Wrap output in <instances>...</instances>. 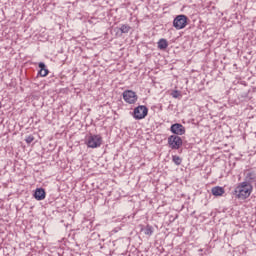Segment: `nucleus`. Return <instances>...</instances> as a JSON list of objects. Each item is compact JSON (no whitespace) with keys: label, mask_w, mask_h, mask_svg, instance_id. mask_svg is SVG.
<instances>
[{"label":"nucleus","mask_w":256,"mask_h":256,"mask_svg":"<svg viewBox=\"0 0 256 256\" xmlns=\"http://www.w3.org/2000/svg\"><path fill=\"white\" fill-rule=\"evenodd\" d=\"M25 141L29 145V144L33 143V141H35V137H33V135H29L25 138Z\"/></svg>","instance_id":"17"},{"label":"nucleus","mask_w":256,"mask_h":256,"mask_svg":"<svg viewBox=\"0 0 256 256\" xmlns=\"http://www.w3.org/2000/svg\"><path fill=\"white\" fill-rule=\"evenodd\" d=\"M211 191H212V195H214V197H221L225 193V188L221 187V186H215L212 188Z\"/></svg>","instance_id":"9"},{"label":"nucleus","mask_w":256,"mask_h":256,"mask_svg":"<svg viewBox=\"0 0 256 256\" xmlns=\"http://www.w3.org/2000/svg\"><path fill=\"white\" fill-rule=\"evenodd\" d=\"M172 161L175 165H181V163H183V159L177 155L172 156Z\"/></svg>","instance_id":"14"},{"label":"nucleus","mask_w":256,"mask_h":256,"mask_svg":"<svg viewBox=\"0 0 256 256\" xmlns=\"http://www.w3.org/2000/svg\"><path fill=\"white\" fill-rule=\"evenodd\" d=\"M255 180H256L255 172H248V173H246L244 183H248V185H251V183H254Z\"/></svg>","instance_id":"11"},{"label":"nucleus","mask_w":256,"mask_h":256,"mask_svg":"<svg viewBox=\"0 0 256 256\" xmlns=\"http://www.w3.org/2000/svg\"><path fill=\"white\" fill-rule=\"evenodd\" d=\"M168 47H169V42H167V39L161 38L158 41V49H160V51H165V49H167Z\"/></svg>","instance_id":"12"},{"label":"nucleus","mask_w":256,"mask_h":256,"mask_svg":"<svg viewBox=\"0 0 256 256\" xmlns=\"http://www.w3.org/2000/svg\"><path fill=\"white\" fill-rule=\"evenodd\" d=\"M119 31L121 33L127 34L131 31V26L127 25V24H122L119 28Z\"/></svg>","instance_id":"13"},{"label":"nucleus","mask_w":256,"mask_h":256,"mask_svg":"<svg viewBox=\"0 0 256 256\" xmlns=\"http://www.w3.org/2000/svg\"><path fill=\"white\" fill-rule=\"evenodd\" d=\"M149 115V108L145 105H140L134 108L133 117L136 121H141V119H145V117Z\"/></svg>","instance_id":"2"},{"label":"nucleus","mask_w":256,"mask_h":256,"mask_svg":"<svg viewBox=\"0 0 256 256\" xmlns=\"http://www.w3.org/2000/svg\"><path fill=\"white\" fill-rule=\"evenodd\" d=\"M168 145L170 149L177 150L183 146V139L177 135H171L168 137Z\"/></svg>","instance_id":"5"},{"label":"nucleus","mask_w":256,"mask_h":256,"mask_svg":"<svg viewBox=\"0 0 256 256\" xmlns=\"http://www.w3.org/2000/svg\"><path fill=\"white\" fill-rule=\"evenodd\" d=\"M253 191V186L249 182H241L234 190V195L237 199L245 200L250 197Z\"/></svg>","instance_id":"1"},{"label":"nucleus","mask_w":256,"mask_h":256,"mask_svg":"<svg viewBox=\"0 0 256 256\" xmlns=\"http://www.w3.org/2000/svg\"><path fill=\"white\" fill-rule=\"evenodd\" d=\"M1 107H2V104H1V102H0V109H1Z\"/></svg>","instance_id":"18"},{"label":"nucleus","mask_w":256,"mask_h":256,"mask_svg":"<svg viewBox=\"0 0 256 256\" xmlns=\"http://www.w3.org/2000/svg\"><path fill=\"white\" fill-rule=\"evenodd\" d=\"M45 197H46L45 189L37 188L35 193H34L35 200L36 201H43V199H45Z\"/></svg>","instance_id":"8"},{"label":"nucleus","mask_w":256,"mask_h":256,"mask_svg":"<svg viewBox=\"0 0 256 256\" xmlns=\"http://www.w3.org/2000/svg\"><path fill=\"white\" fill-rule=\"evenodd\" d=\"M187 16L180 14L176 16L173 20V27L177 29V31L181 29H185L187 27Z\"/></svg>","instance_id":"6"},{"label":"nucleus","mask_w":256,"mask_h":256,"mask_svg":"<svg viewBox=\"0 0 256 256\" xmlns=\"http://www.w3.org/2000/svg\"><path fill=\"white\" fill-rule=\"evenodd\" d=\"M171 96H172L174 99H179V97H181V92L178 91V90H174V91H172Z\"/></svg>","instance_id":"16"},{"label":"nucleus","mask_w":256,"mask_h":256,"mask_svg":"<svg viewBox=\"0 0 256 256\" xmlns=\"http://www.w3.org/2000/svg\"><path fill=\"white\" fill-rule=\"evenodd\" d=\"M86 145L90 149H97V147L103 145V137L101 135H90L87 138Z\"/></svg>","instance_id":"3"},{"label":"nucleus","mask_w":256,"mask_h":256,"mask_svg":"<svg viewBox=\"0 0 256 256\" xmlns=\"http://www.w3.org/2000/svg\"><path fill=\"white\" fill-rule=\"evenodd\" d=\"M170 131L171 133L179 137V135H185V126L179 123H175L171 125Z\"/></svg>","instance_id":"7"},{"label":"nucleus","mask_w":256,"mask_h":256,"mask_svg":"<svg viewBox=\"0 0 256 256\" xmlns=\"http://www.w3.org/2000/svg\"><path fill=\"white\" fill-rule=\"evenodd\" d=\"M38 67L40 69L39 71L40 77H47V75H49V70L47 69V66L45 65V63L40 62L38 64Z\"/></svg>","instance_id":"10"},{"label":"nucleus","mask_w":256,"mask_h":256,"mask_svg":"<svg viewBox=\"0 0 256 256\" xmlns=\"http://www.w3.org/2000/svg\"><path fill=\"white\" fill-rule=\"evenodd\" d=\"M145 235H153V226L147 225L144 230Z\"/></svg>","instance_id":"15"},{"label":"nucleus","mask_w":256,"mask_h":256,"mask_svg":"<svg viewBox=\"0 0 256 256\" xmlns=\"http://www.w3.org/2000/svg\"><path fill=\"white\" fill-rule=\"evenodd\" d=\"M122 97L126 103L129 105H135L137 103V100L139 99V96H137V93L133 90H125L122 93Z\"/></svg>","instance_id":"4"}]
</instances>
